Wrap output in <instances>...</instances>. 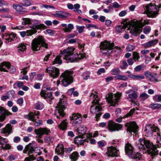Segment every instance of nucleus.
<instances>
[{
  "label": "nucleus",
  "instance_id": "obj_1",
  "mask_svg": "<svg viewBox=\"0 0 161 161\" xmlns=\"http://www.w3.org/2000/svg\"><path fill=\"white\" fill-rule=\"evenodd\" d=\"M75 48L73 47H68L67 49H64L63 51L61 52V54H64V59L68 61V62H77L78 59H80L84 58L86 55L85 53H81L79 54L77 53L73 54V51Z\"/></svg>",
  "mask_w": 161,
  "mask_h": 161
},
{
  "label": "nucleus",
  "instance_id": "obj_2",
  "mask_svg": "<svg viewBox=\"0 0 161 161\" xmlns=\"http://www.w3.org/2000/svg\"><path fill=\"white\" fill-rule=\"evenodd\" d=\"M149 24V20L145 19L142 22V19L133 22L129 29L130 32L134 36H137L142 31V28L146 25Z\"/></svg>",
  "mask_w": 161,
  "mask_h": 161
},
{
  "label": "nucleus",
  "instance_id": "obj_3",
  "mask_svg": "<svg viewBox=\"0 0 161 161\" xmlns=\"http://www.w3.org/2000/svg\"><path fill=\"white\" fill-rule=\"evenodd\" d=\"M73 71L66 70L62 74L59 80L57 81V85L58 86L61 80L63 85L66 86L73 82Z\"/></svg>",
  "mask_w": 161,
  "mask_h": 161
},
{
  "label": "nucleus",
  "instance_id": "obj_4",
  "mask_svg": "<svg viewBox=\"0 0 161 161\" xmlns=\"http://www.w3.org/2000/svg\"><path fill=\"white\" fill-rule=\"evenodd\" d=\"M31 49L33 51H36L40 50L42 47L45 48H48V45L45 42V40L42 36H39L37 37L34 38L32 41Z\"/></svg>",
  "mask_w": 161,
  "mask_h": 161
},
{
  "label": "nucleus",
  "instance_id": "obj_5",
  "mask_svg": "<svg viewBox=\"0 0 161 161\" xmlns=\"http://www.w3.org/2000/svg\"><path fill=\"white\" fill-rule=\"evenodd\" d=\"M160 7V5L158 7V6H154L151 3L145 6L144 9L146 10L144 13L146 14L149 17L154 18L158 14L159 8Z\"/></svg>",
  "mask_w": 161,
  "mask_h": 161
},
{
  "label": "nucleus",
  "instance_id": "obj_6",
  "mask_svg": "<svg viewBox=\"0 0 161 161\" xmlns=\"http://www.w3.org/2000/svg\"><path fill=\"white\" fill-rule=\"evenodd\" d=\"M114 45L113 44L105 41L101 42L100 46L101 52L102 54L108 56L112 52Z\"/></svg>",
  "mask_w": 161,
  "mask_h": 161
},
{
  "label": "nucleus",
  "instance_id": "obj_7",
  "mask_svg": "<svg viewBox=\"0 0 161 161\" xmlns=\"http://www.w3.org/2000/svg\"><path fill=\"white\" fill-rule=\"evenodd\" d=\"M66 104V100L65 99L60 98L57 106L56 108L57 109V111L55 113L57 118L60 119L63 118L65 115V113L64 111V109L65 108V105Z\"/></svg>",
  "mask_w": 161,
  "mask_h": 161
},
{
  "label": "nucleus",
  "instance_id": "obj_8",
  "mask_svg": "<svg viewBox=\"0 0 161 161\" xmlns=\"http://www.w3.org/2000/svg\"><path fill=\"white\" fill-rule=\"evenodd\" d=\"M121 95L122 93L119 92L116 94L110 93L108 94L106 98L107 101L111 104L112 106H114L119 101Z\"/></svg>",
  "mask_w": 161,
  "mask_h": 161
},
{
  "label": "nucleus",
  "instance_id": "obj_9",
  "mask_svg": "<svg viewBox=\"0 0 161 161\" xmlns=\"http://www.w3.org/2000/svg\"><path fill=\"white\" fill-rule=\"evenodd\" d=\"M154 145L150 141L147 140L144 138H140L136 146L140 150L145 149V147L148 149L152 148Z\"/></svg>",
  "mask_w": 161,
  "mask_h": 161
},
{
  "label": "nucleus",
  "instance_id": "obj_10",
  "mask_svg": "<svg viewBox=\"0 0 161 161\" xmlns=\"http://www.w3.org/2000/svg\"><path fill=\"white\" fill-rule=\"evenodd\" d=\"M45 72L47 73L53 79L58 77L60 74L59 69L55 67H49L46 69Z\"/></svg>",
  "mask_w": 161,
  "mask_h": 161
},
{
  "label": "nucleus",
  "instance_id": "obj_11",
  "mask_svg": "<svg viewBox=\"0 0 161 161\" xmlns=\"http://www.w3.org/2000/svg\"><path fill=\"white\" fill-rule=\"evenodd\" d=\"M70 119L73 126H76L77 124L81 123L82 122L81 115L78 113L73 114L70 117Z\"/></svg>",
  "mask_w": 161,
  "mask_h": 161
},
{
  "label": "nucleus",
  "instance_id": "obj_12",
  "mask_svg": "<svg viewBox=\"0 0 161 161\" xmlns=\"http://www.w3.org/2000/svg\"><path fill=\"white\" fill-rule=\"evenodd\" d=\"M145 131L148 136H151L154 133L159 132V129L153 125L148 124L145 126Z\"/></svg>",
  "mask_w": 161,
  "mask_h": 161
},
{
  "label": "nucleus",
  "instance_id": "obj_13",
  "mask_svg": "<svg viewBox=\"0 0 161 161\" xmlns=\"http://www.w3.org/2000/svg\"><path fill=\"white\" fill-rule=\"evenodd\" d=\"M122 127V125L116 123L111 121H109L108 123V128L111 131H114L120 130Z\"/></svg>",
  "mask_w": 161,
  "mask_h": 161
},
{
  "label": "nucleus",
  "instance_id": "obj_14",
  "mask_svg": "<svg viewBox=\"0 0 161 161\" xmlns=\"http://www.w3.org/2000/svg\"><path fill=\"white\" fill-rule=\"evenodd\" d=\"M50 132V130L46 128L40 127L34 130L35 133L37 135L36 137H42V135H47Z\"/></svg>",
  "mask_w": 161,
  "mask_h": 161
},
{
  "label": "nucleus",
  "instance_id": "obj_15",
  "mask_svg": "<svg viewBox=\"0 0 161 161\" xmlns=\"http://www.w3.org/2000/svg\"><path fill=\"white\" fill-rule=\"evenodd\" d=\"M125 126L127 127V129L130 132H133L136 133L137 131L138 128V126L135 122H130L127 123L125 124Z\"/></svg>",
  "mask_w": 161,
  "mask_h": 161
},
{
  "label": "nucleus",
  "instance_id": "obj_16",
  "mask_svg": "<svg viewBox=\"0 0 161 161\" xmlns=\"http://www.w3.org/2000/svg\"><path fill=\"white\" fill-rule=\"evenodd\" d=\"M119 154V151L115 147H111L108 148V151L106 153L108 156H117Z\"/></svg>",
  "mask_w": 161,
  "mask_h": 161
},
{
  "label": "nucleus",
  "instance_id": "obj_17",
  "mask_svg": "<svg viewBox=\"0 0 161 161\" xmlns=\"http://www.w3.org/2000/svg\"><path fill=\"white\" fill-rule=\"evenodd\" d=\"M146 77L151 81H155L158 82L159 81L158 78L155 76L157 75L156 74H153L151 73L149 71H146L144 73Z\"/></svg>",
  "mask_w": 161,
  "mask_h": 161
},
{
  "label": "nucleus",
  "instance_id": "obj_18",
  "mask_svg": "<svg viewBox=\"0 0 161 161\" xmlns=\"http://www.w3.org/2000/svg\"><path fill=\"white\" fill-rule=\"evenodd\" d=\"M12 126L11 124H7L5 127L3 128L1 130V132L4 134L6 136H8L12 132Z\"/></svg>",
  "mask_w": 161,
  "mask_h": 161
},
{
  "label": "nucleus",
  "instance_id": "obj_19",
  "mask_svg": "<svg viewBox=\"0 0 161 161\" xmlns=\"http://www.w3.org/2000/svg\"><path fill=\"white\" fill-rule=\"evenodd\" d=\"M8 141L6 138H3L0 136V145H1L2 148L4 149H10L11 146L7 143Z\"/></svg>",
  "mask_w": 161,
  "mask_h": 161
},
{
  "label": "nucleus",
  "instance_id": "obj_20",
  "mask_svg": "<svg viewBox=\"0 0 161 161\" xmlns=\"http://www.w3.org/2000/svg\"><path fill=\"white\" fill-rule=\"evenodd\" d=\"M2 38L3 39L5 38L6 40L5 42L8 43L14 40L15 38H16V34L13 32H12L6 36L3 35Z\"/></svg>",
  "mask_w": 161,
  "mask_h": 161
},
{
  "label": "nucleus",
  "instance_id": "obj_21",
  "mask_svg": "<svg viewBox=\"0 0 161 161\" xmlns=\"http://www.w3.org/2000/svg\"><path fill=\"white\" fill-rule=\"evenodd\" d=\"M40 94L41 96L45 99L48 98L50 101L52 100L53 98L52 92H49L46 93V90H42L40 92Z\"/></svg>",
  "mask_w": 161,
  "mask_h": 161
},
{
  "label": "nucleus",
  "instance_id": "obj_22",
  "mask_svg": "<svg viewBox=\"0 0 161 161\" xmlns=\"http://www.w3.org/2000/svg\"><path fill=\"white\" fill-rule=\"evenodd\" d=\"M125 150L126 154L129 157L130 156H132L131 154H132L134 152H133V147L131 144L128 142L125 145Z\"/></svg>",
  "mask_w": 161,
  "mask_h": 161
},
{
  "label": "nucleus",
  "instance_id": "obj_23",
  "mask_svg": "<svg viewBox=\"0 0 161 161\" xmlns=\"http://www.w3.org/2000/svg\"><path fill=\"white\" fill-rule=\"evenodd\" d=\"M70 14L66 12L62 11H56L55 14L53 15L58 18L64 19L66 18L67 17L70 16Z\"/></svg>",
  "mask_w": 161,
  "mask_h": 161
},
{
  "label": "nucleus",
  "instance_id": "obj_24",
  "mask_svg": "<svg viewBox=\"0 0 161 161\" xmlns=\"http://www.w3.org/2000/svg\"><path fill=\"white\" fill-rule=\"evenodd\" d=\"M61 26L63 27V29L65 32H70L74 28L73 25L71 24H69L67 26L66 24H62Z\"/></svg>",
  "mask_w": 161,
  "mask_h": 161
},
{
  "label": "nucleus",
  "instance_id": "obj_25",
  "mask_svg": "<svg viewBox=\"0 0 161 161\" xmlns=\"http://www.w3.org/2000/svg\"><path fill=\"white\" fill-rule=\"evenodd\" d=\"M146 152L151 156H154L157 155H158V151L155 145H154L152 148H150L147 150L146 151Z\"/></svg>",
  "mask_w": 161,
  "mask_h": 161
},
{
  "label": "nucleus",
  "instance_id": "obj_26",
  "mask_svg": "<svg viewBox=\"0 0 161 161\" xmlns=\"http://www.w3.org/2000/svg\"><path fill=\"white\" fill-rule=\"evenodd\" d=\"M90 99L92 100L93 103L98 104L99 99L98 97L97 93L95 92L91 93L90 97Z\"/></svg>",
  "mask_w": 161,
  "mask_h": 161
},
{
  "label": "nucleus",
  "instance_id": "obj_27",
  "mask_svg": "<svg viewBox=\"0 0 161 161\" xmlns=\"http://www.w3.org/2000/svg\"><path fill=\"white\" fill-rule=\"evenodd\" d=\"M129 93L130 94L128 95V97L127 99L133 103V100L136 99L137 97V94L135 92L131 90L129 91Z\"/></svg>",
  "mask_w": 161,
  "mask_h": 161
},
{
  "label": "nucleus",
  "instance_id": "obj_28",
  "mask_svg": "<svg viewBox=\"0 0 161 161\" xmlns=\"http://www.w3.org/2000/svg\"><path fill=\"white\" fill-rule=\"evenodd\" d=\"M31 144H29L26 146L25 149L23 151L24 153H28V155L32 154L34 151V147L31 146Z\"/></svg>",
  "mask_w": 161,
  "mask_h": 161
},
{
  "label": "nucleus",
  "instance_id": "obj_29",
  "mask_svg": "<svg viewBox=\"0 0 161 161\" xmlns=\"http://www.w3.org/2000/svg\"><path fill=\"white\" fill-rule=\"evenodd\" d=\"M10 65V64L8 62H3L0 65V71L5 72H8V71L5 69V67L8 68Z\"/></svg>",
  "mask_w": 161,
  "mask_h": 161
},
{
  "label": "nucleus",
  "instance_id": "obj_30",
  "mask_svg": "<svg viewBox=\"0 0 161 161\" xmlns=\"http://www.w3.org/2000/svg\"><path fill=\"white\" fill-rule=\"evenodd\" d=\"M102 109L101 107L99 105L96 106L95 107L93 105L91 106L90 109V111L92 114H94L97 112H99Z\"/></svg>",
  "mask_w": 161,
  "mask_h": 161
},
{
  "label": "nucleus",
  "instance_id": "obj_31",
  "mask_svg": "<svg viewBox=\"0 0 161 161\" xmlns=\"http://www.w3.org/2000/svg\"><path fill=\"white\" fill-rule=\"evenodd\" d=\"M64 147L62 144H59L58 145L55 149V152L58 154H63L64 152Z\"/></svg>",
  "mask_w": 161,
  "mask_h": 161
},
{
  "label": "nucleus",
  "instance_id": "obj_32",
  "mask_svg": "<svg viewBox=\"0 0 161 161\" xmlns=\"http://www.w3.org/2000/svg\"><path fill=\"white\" fill-rule=\"evenodd\" d=\"M157 42L158 41L157 40H154L144 43L143 45L145 48H148L156 45Z\"/></svg>",
  "mask_w": 161,
  "mask_h": 161
},
{
  "label": "nucleus",
  "instance_id": "obj_33",
  "mask_svg": "<svg viewBox=\"0 0 161 161\" xmlns=\"http://www.w3.org/2000/svg\"><path fill=\"white\" fill-rule=\"evenodd\" d=\"M87 130V128L84 125H80L77 129V131L81 135L85 134Z\"/></svg>",
  "mask_w": 161,
  "mask_h": 161
},
{
  "label": "nucleus",
  "instance_id": "obj_34",
  "mask_svg": "<svg viewBox=\"0 0 161 161\" xmlns=\"http://www.w3.org/2000/svg\"><path fill=\"white\" fill-rule=\"evenodd\" d=\"M79 156L78 153L77 152H73L70 155V158L71 161H76Z\"/></svg>",
  "mask_w": 161,
  "mask_h": 161
},
{
  "label": "nucleus",
  "instance_id": "obj_35",
  "mask_svg": "<svg viewBox=\"0 0 161 161\" xmlns=\"http://www.w3.org/2000/svg\"><path fill=\"white\" fill-rule=\"evenodd\" d=\"M149 107L153 110L159 109L161 108V104L157 103H152L149 104Z\"/></svg>",
  "mask_w": 161,
  "mask_h": 161
},
{
  "label": "nucleus",
  "instance_id": "obj_36",
  "mask_svg": "<svg viewBox=\"0 0 161 161\" xmlns=\"http://www.w3.org/2000/svg\"><path fill=\"white\" fill-rule=\"evenodd\" d=\"M66 120H63L58 125V127L60 129L64 130L66 129L67 123L66 122Z\"/></svg>",
  "mask_w": 161,
  "mask_h": 161
},
{
  "label": "nucleus",
  "instance_id": "obj_37",
  "mask_svg": "<svg viewBox=\"0 0 161 161\" xmlns=\"http://www.w3.org/2000/svg\"><path fill=\"white\" fill-rule=\"evenodd\" d=\"M131 156H130L129 157L135 159L136 160H140L142 158V156L140 153H136L134 152L132 154H131Z\"/></svg>",
  "mask_w": 161,
  "mask_h": 161
},
{
  "label": "nucleus",
  "instance_id": "obj_38",
  "mask_svg": "<svg viewBox=\"0 0 161 161\" xmlns=\"http://www.w3.org/2000/svg\"><path fill=\"white\" fill-rule=\"evenodd\" d=\"M25 118L30 120L32 121H36V119L34 116L33 112H30L28 115L24 116Z\"/></svg>",
  "mask_w": 161,
  "mask_h": 161
},
{
  "label": "nucleus",
  "instance_id": "obj_39",
  "mask_svg": "<svg viewBox=\"0 0 161 161\" xmlns=\"http://www.w3.org/2000/svg\"><path fill=\"white\" fill-rule=\"evenodd\" d=\"M30 27L32 29H45L47 28L46 26L43 24H40L39 25H32Z\"/></svg>",
  "mask_w": 161,
  "mask_h": 161
},
{
  "label": "nucleus",
  "instance_id": "obj_40",
  "mask_svg": "<svg viewBox=\"0 0 161 161\" xmlns=\"http://www.w3.org/2000/svg\"><path fill=\"white\" fill-rule=\"evenodd\" d=\"M18 51L20 53L24 52L26 49V46L24 43L19 44L18 47Z\"/></svg>",
  "mask_w": 161,
  "mask_h": 161
},
{
  "label": "nucleus",
  "instance_id": "obj_41",
  "mask_svg": "<svg viewBox=\"0 0 161 161\" xmlns=\"http://www.w3.org/2000/svg\"><path fill=\"white\" fill-rule=\"evenodd\" d=\"M61 56L60 55L57 56L53 61V64H58L59 65L61 64L62 63V61L61 59Z\"/></svg>",
  "mask_w": 161,
  "mask_h": 161
},
{
  "label": "nucleus",
  "instance_id": "obj_42",
  "mask_svg": "<svg viewBox=\"0 0 161 161\" xmlns=\"http://www.w3.org/2000/svg\"><path fill=\"white\" fill-rule=\"evenodd\" d=\"M13 8L18 12H23L24 10L23 7L17 4H14L13 5Z\"/></svg>",
  "mask_w": 161,
  "mask_h": 161
},
{
  "label": "nucleus",
  "instance_id": "obj_43",
  "mask_svg": "<svg viewBox=\"0 0 161 161\" xmlns=\"http://www.w3.org/2000/svg\"><path fill=\"white\" fill-rule=\"evenodd\" d=\"M75 143L78 145L82 144L83 143V141L82 140V138L80 136L76 137L74 140Z\"/></svg>",
  "mask_w": 161,
  "mask_h": 161
},
{
  "label": "nucleus",
  "instance_id": "obj_44",
  "mask_svg": "<svg viewBox=\"0 0 161 161\" xmlns=\"http://www.w3.org/2000/svg\"><path fill=\"white\" fill-rule=\"evenodd\" d=\"M37 31V30L35 29L27 30L26 31V36H31L33 34L36 33Z\"/></svg>",
  "mask_w": 161,
  "mask_h": 161
},
{
  "label": "nucleus",
  "instance_id": "obj_45",
  "mask_svg": "<svg viewBox=\"0 0 161 161\" xmlns=\"http://www.w3.org/2000/svg\"><path fill=\"white\" fill-rule=\"evenodd\" d=\"M127 25H118L115 28L116 31L118 33L121 32L123 29L127 27Z\"/></svg>",
  "mask_w": 161,
  "mask_h": 161
},
{
  "label": "nucleus",
  "instance_id": "obj_46",
  "mask_svg": "<svg viewBox=\"0 0 161 161\" xmlns=\"http://www.w3.org/2000/svg\"><path fill=\"white\" fill-rule=\"evenodd\" d=\"M44 105L41 102H37L35 105V108L37 110H41L43 108Z\"/></svg>",
  "mask_w": 161,
  "mask_h": 161
},
{
  "label": "nucleus",
  "instance_id": "obj_47",
  "mask_svg": "<svg viewBox=\"0 0 161 161\" xmlns=\"http://www.w3.org/2000/svg\"><path fill=\"white\" fill-rule=\"evenodd\" d=\"M120 72V70L119 68L113 69L111 71V75L116 76L118 75L119 74Z\"/></svg>",
  "mask_w": 161,
  "mask_h": 161
},
{
  "label": "nucleus",
  "instance_id": "obj_48",
  "mask_svg": "<svg viewBox=\"0 0 161 161\" xmlns=\"http://www.w3.org/2000/svg\"><path fill=\"white\" fill-rule=\"evenodd\" d=\"M132 56V58L134 59L135 61H138V60L140 58L139 53L136 52H133Z\"/></svg>",
  "mask_w": 161,
  "mask_h": 161
},
{
  "label": "nucleus",
  "instance_id": "obj_49",
  "mask_svg": "<svg viewBox=\"0 0 161 161\" xmlns=\"http://www.w3.org/2000/svg\"><path fill=\"white\" fill-rule=\"evenodd\" d=\"M115 77L117 79L123 80H126L128 79V77L125 75H119L117 76H115Z\"/></svg>",
  "mask_w": 161,
  "mask_h": 161
},
{
  "label": "nucleus",
  "instance_id": "obj_50",
  "mask_svg": "<svg viewBox=\"0 0 161 161\" xmlns=\"http://www.w3.org/2000/svg\"><path fill=\"white\" fill-rule=\"evenodd\" d=\"M149 96L145 93H143L140 94V98L141 100L144 101L145 100L148 98Z\"/></svg>",
  "mask_w": 161,
  "mask_h": 161
},
{
  "label": "nucleus",
  "instance_id": "obj_51",
  "mask_svg": "<svg viewBox=\"0 0 161 161\" xmlns=\"http://www.w3.org/2000/svg\"><path fill=\"white\" fill-rule=\"evenodd\" d=\"M22 4L24 6L28 7L31 4V3L29 0H25L22 2Z\"/></svg>",
  "mask_w": 161,
  "mask_h": 161
},
{
  "label": "nucleus",
  "instance_id": "obj_52",
  "mask_svg": "<svg viewBox=\"0 0 161 161\" xmlns=\"http://www.w3.org/2000/svg\"><path fill=\"white\" fill-rule=\"evenodd\" d=\"M135 110H136L135 108L131 109L128 113L124 116L123 118H125L131 116L135 111Z\"/></svg>",
  "mask_w": 161,
  "mask_h": 161
},
{
  "label": "nucleus",
  "instance_id": "obj_53",
  "mask_svg": "<svg viewBox=\"0 0 161 161\" xmlns=\"http://www.w3.org/2000/svg\"><path fill=\"white\" fill-rule=\"evenodd\" d=\"M31 21V20L29 18H25L23 19V21L22 22V24L23 25L30 24Z\"/></svg>",
  "mask_w": 161,
  "mask_h": 161
},
{
  "label": "nucleus",
  "instance_id": "obj_54",
  "mask_svg": "<svg viewBox=\"0 0 161 161\" xmlns=\"http://www.w3.org/2000/svg\"><path fill=\"white\" fill-rule=\"evenodd\" d=\"M90 73L89 72L84 73L82 75L83 79L86 80L89 79L90 77Z\"/></svg>",
  "mask_w": 161,
  "mask_h": 161
},
{
  "label": "nucleus",
  "instance_id": "obj_55",
  "mask_svg": "<svg viewBox=\"0 0 161 161\" xmlns=\"http://www.w3.org/2000/svg\"><path fill=\"white\" fill-rule=\"evenodd\" d=\"M153 99L157 102H161V95H156L153 97Z\"/></svg>",
  "mask_w": 161,
  "mask_h": 161
},
{
  "label": "nucleus",
  "instance_id": "obj_56",
  "mask_svg": "<svg viewBox=\"0 0 161 161\" xmlns=\"http://www.w3.org/2000/svg\"><path fill=\"white\" fill-rule=\"evenodd\" d=\"M135 47L133 45H129L126 47V49L128 51H131L135 49Z\"/></svg>",
  "mask_w": 161,
  "mask_h": 161
},
{
  "label": "nucleus",
  "instance_id": "obj_57",
  "mask_svg": "<svg viewBox=\"0 0 161 161\" xmlns=\"http://www.w3.org/2000/svg\"><path fill=\"white\" fill-rule=\"evenodd\" d=\"M7 69H8L7 71L10 73H13L16 71V69L15 67L14 66H11L10 65Z\"/></svg>",
  "mask_w": 161,
  "mask_h": 161
},
{
  "label": "nucleus",
  "instance_id": "obj_58",
  "mask_svg": "<svg viewBox=\"0 0 161 161\" xmlns=\"http://www.w3.org/2000/svg\"><path fill=\"white\" fill-rule=\"evenodd\" d=\"M151 28L150 27L147 26L144 28L143 29V31L145 34H147L149 33L151 31Z\"/></svg>",
  "mask_w": 161,
  "mask_h": 161
},
{
  "label": "nucleus",
  "instance_id": "obj_59",
  "mask_svg": "<svg viewBox=\"0 0 161 161\" xmlns=\"http://www.w3.org/2000/svg\"><path fill=\"white\" fill-rule=\"evenodd\" d=\"M35 158L33 155H30L25 158V161H33L35 159Z\"/></svg>",
  "mask_w": 161,
  "mask_h": 161
},
{
  "label": "nucleus",
  "instance_id": "obj_60",
  "mask_svg": "<svg viewBox=\"0 0 161 161\" xmlns=\"http://www.w3.org/2000/svg\"><path fill=\"white\" fill-rule=\"evenodd\" d=\"M128 66V65L125 61H123L122 62V66H120V68L122 69H125Z\"/></svg>",
  "mask_w": 161,
  "mask_h": 161
},
{
  "label": "nucleus",
  "instance_id": "obj_61",
  "mask_svg": "<svg viewBox=\"0 0 161 161\" xmlns=\"http://www.w3.org/2000/svg\"><path fill=\"white\" fill-rule=\"evenodd\" d=\"M76 28L78 30V32L80 33L83 31L85 26H77Z\"/></svg>",
  "mask_w": 161,
  "mask_h": 161
},
{
  "label": "nucleus",
  "instance_id": "obj_62",
  "mask_svg": "<svg viewBox=\"0 0 161 161\" xmlns=\"http://www.w3.org/2000/svg\"><path fill=\"white\" fill-rule=\"evenodd\" d=\"M127 62L130 65H132L135 62L132 58H130L127 59Z\"/></svg>",
  "mask_w": 161,
  "mask_h": 161
},
{
  "label": "nucleus",
  "instance_id": "obj_63",
  "mask_svg": "<svg viewBox=\"0 0 161 161\" xmlns=\"http://www.w3.org/2000/svg\"><path fill=\"white\" fill-rule=\"evenodd\" d=\"M52 139L50 137L47 136L44 138V141L45 142L49 143L52 141Z\"/></svg>",
  "mask_w": 161,
  "mask_h": 161
},
{
  "label": "nucleus",
  "instance_id": "obj_64",
  "mask_svg": "<svg viewBox=\"0 0 161 161\" xmlns=\"http://www.w3.org/2000/svg\"><path fill=\"white\" fill-rule=\"evenodd\" d=\"M127 14L126 10H123L120 12L119 14V15L120 17H122L125 16Z\"/></svg>",
  "mask_w": 161,
  "mask_h": 161
}]
</instances>
